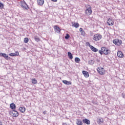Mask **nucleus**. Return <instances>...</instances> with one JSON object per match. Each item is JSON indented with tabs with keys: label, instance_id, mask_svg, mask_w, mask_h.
Returning <instances> with one entry per match:
<instances>
[{
	"label": "nucleus",
	"instance_id": "obj_1",
	"mask_svg": "<svg viewBox=\"0 0 125 125\" xmlns=\"http://www.w3.org/2000/svg\"><path fill=\"white\" fill-rule=\"evenodd\" d=\"M99 52L101 55H103V54H104V55H108V54L111 53V50L107 47H102L101 50H100Z\"/></svg>",
	"mask_w": 125,
	"mask_h": 125
},
{
	"label": "nucleus",
	"instance_id": "obj_2",
	"mask_svg": "<svg viewBox=\"0 0 125 125\" xmlns=\"http://www.w3.org/2000/svg\"><path fill=\"white\" fill-rule=\"evenodd\" d=\"M86 10H85V14L86 15H90L92 13V10L91 9V7L90 5H86Z\"/></svg>",
	"mask_w": 125,
	"mask_h": 125
},
{
	"label": "nucleus",
	"instance_id": "obj_3",
	"mask_svg": "<svg viewBox=\"0 0 125 125\" xmlns=\"http://www.w3.org/2000/svg\"><path fill=\"white\" fill-rule=\"evenodd\" d=\"M101 39H102V35L97 33L94 35L93 40L94 41H96V42H97V41H100V40H101Z\"/></svg>",
	"mask_w": 125,
	"mask_h": 125
},
{
	"label": "nucleus",
	"instance_id": "obj_4",
	"mask_svg": "<svg viewBox=\"0 0 125 125\" xmlns=\"http://www.w3.org/2000/svg\"><path fill=\"white\" fill-rule=\"evenodd\" d=\"M113 42L116 45H118V46H120V45L123 43V41L118 39H115L113 40Z\"/></svg>",
	"mask_w": 125,
	"mask_h": 125
},
{
	"label": "nucleus",
	"instance_id": "obj_5",
	"mask_svg": "<svg viewBox=\"0 0 125 125\" xmlns=\"http://www.w3.org/2000/svg\"><path fill=\"white\" fill-rule=\"evenodd\" d=\"M10 114L11 115L12 117H18V116H19L18 112L15 110L10 111Z\"/></svg>",
	"mask_w": 125,
	"mask_h": 125
},
{
	"label": "nucleus",
	"instance_id": "obj_6",
	"mask_svg": "<svg viewBox=\"0 0 125 125\" xmlns=\"http://www.w3.org/2000/svg\"><path fill=\"white\" fill-rule=\"evenodd\" d=\"M0 56L5 58L6 60H10V57H8V55L4 53H0Z\"/></svg>",
	"mask_w": 125,
	"mask_h": 125
},
{
	"label": "nucleus",
	"instance_id": "obj_7",
	"mask_svg": "<svg viewBox=\"0 0 125 125\" xmlns=\"http://www.w3.org/2000/svg\"><path fill=\"white\" fill-rule=\"evenodd\" d=\"M21 7H22L23 8H25V9L26 10L29 9V6H28V5L27 4V3H26V2H25V1L21 2Z\"/></svg>",
	"mask_w": 125,
	"mask_h": 125
},
{
	"label": "nucleus",
	"instance_id": "obj_8",
	"mask_svg": "<svg viewBox=\"0 0 125 125\" xmlns=\"http://www.w3.org/2000/svg\"><path fill=\"white\" fill-rule=\"evenodd\" d=\"M97 71L100 75H104V74H105V70L103 68H99Z\"/></svg>",
	"mask_w": 125,
	"mask_h": 125
},
{
	"label": "nucleus",
	"instance_id": "obj_9",
	"mask_svg": "<svg viewBox=\"0 0 125 125\" xmlns=\"http://www.w3.org/2000/svg\"><path fill=\"white\" fill-rule=\"evenodd\" d=\"M107 24L108 26H113L114 25V21L110 18H109L107 21Z\"/></svg>",
	"mask_w": 125,
	"mask_h": 125
},
{
	"label": "nucleus",
	"instance_id": "obj_10",
	"mask_svg": "<svg viewBox=\"0 0 125 125\" xmlns=\"http://www.w3.org/2000/svg\"><path fill=\"white\" fill-rule=\"evenodd\" d=\"M82 121L83 124H86L87 125H90V121L86 118L83 119Z\"/></svg>",
	"mask_w": 125,
	"mask_h": 125
},
{
	"label": "nucleus",
	"instance_id": "obj_11",
	"mask_svg": "<svg viewBox=\"0 0 125 125\" xmlns=\"http://www.w3.org/2000/svg\"><path fill=\"white\" fill-rule=\"evenodd\" d=\"M82 73H83L84 77H85V78H88V77H89V74L88 73V72H87L85 70H83L82 71Z\"/></svg>",
	"mask_w": 125,
	"mask_h": 125
},
{
	"label": "nucleus",
	"instance_id": "obj_12",
	"mask_svg": "<svg viewBox=\"0 0 125 125\" xmlns=\"http://www.w3.org/2000/svg\"><path fill=\"white\" fill-rule=\"evenodd\" d=\"M89 47L91 48V50L94 52H97L98 51V49L94 47V46L89 44Z\"/></svg>",
	"mask_w": 125,
	"mask_h": 125
},
{
	"label": "nucleus",
	"instance_id": "obj_13",
	"mask_svg": "<svg viewBox=\"0 0 125 125\" xmlns=\"http://www.w3.org/2000/svg\"><path fill=\"white\" fill-rule=\"evenodd\" d=\"M10 108H11L12 110H16V105H15L14 103H12L10 104Z\"/></svg>",
	"mask_w": 125,
	"mask_h": 125
},
{
	"label": "nucleus",
	"instance_id": "obj_14",
	"mask_svg": "<svg viewBox=\"0 0 125 125\" xmlns=\"http://www.w3.org/2000/svg\"><path fill=\"white\" fill-rule=\"evenodd\" d=\"M10 56H19V52L17 51L15 53H11L9 54Z\"/></svg>",
	"mask_w": 125,
	"mask_h": 125
},
{
	"label": "nucleus",
	"instance_id": "obj_15",
	"mask_svg": "<svg viewBox=\"0 0 125 125\" xmlns=\"http://www.w3.org/2000/svg\"><path fill=\"white\" fill-rule=\"evenodd\" d=\"M38 5H43L44 0H37Z\"/></svg>",
	"mask_w": 125,
	"mask_h": 125
},
{
	"label": "nucleus",
	"instance_id": "obj_16",
	"mask_svg": "<svg viewBox=\"0 0 125 125\" xmlns=\"http://www.w3.org/2000/svg\"><path fill=\"white\" fill-rule=\"evenodd\" d=\"M117 56H118L120 58H123L124 57V54L122 51H118L117 52Z\"/></svg>",
	"mask_w": 125,
	"mask_h": 125
},
{
	"label": "nucleus",
	"instance_id": "obj_17",
	"mask_svg": "<svg viewBox=\"0 0 125 125\" xmlns=\"http://www.w3.org/2000/svg\"><path fill=\"white\" fill-rule=\"evenodd\" d=\"M54 28L55 29V30H56V32H57V33H60L61 29H60V28H59V27H58V26L55 25L54 27Z\"/></svg>",
	"mask_w": 125,
	"mask_h": 125
},
{
	"label": "nucleus",
	"instance_id": "obj_18",
	"mask_svg": "<svg viewBox=\"0 0 125 125\" xmlns=\"http://www.w3.org/2000/svg\"><path fill=\"white\" fill-rule=\"evenodd\" d=\"M97 122L98 123V124H102V123H104V120L102 118H97Z\"/></svg>",
	"mask_w": 125,
	"mask_h": 125
},
{
	"label": "nucleus",
	"instance_id": "obj_19",
	"mask_svg": "<svg viewBox=\"0 0 125 125\" xmlns=\"http://www.w3.org/2000/svg\"><path fill=\"white\" fill-rule=\"evenodd\" d=\"M19 111L21 112V113H25V111H26V108L25 107H20L19 109Z\"/></svg>",
	"mask_w": 125,
	"mask_h": 125
},
{
	"label": "nucleus",
	"instance_id": "obj_20",
	"mask_svg": "<svg viewBox=\"0 0 125 125\" xmlns=\"http://www.w3.org/2000/svg\"><path fill=\"white\" fill-rule=\"evenodd\" d=\"M62 83H64V84H66L67 85H69V84H71V82L67 81V80H63Z\"/></svg>",
	"mask_w": 125,
	"mask_h": 125
},
{
	"label": "nucleus",
	"instance_id": "obj_21",
	"mask_svg": "<svg viewBox=\"0 0 125 125\" xmlns=\"http://www.w3.org/2000/svg\"><path fill=\"white\" fill-rule=\"evenodd\" d=\"M76 124L78 125H83V122L80 119H77Z\"/></svg>",
	"mask_w": 125,
	"mask_h": 125
},
{
	"label": "nucleus",
	"instance_id": "obj_22",
	"mask_svg": "<svg viewBox=\"0 0 125 125\" xmlns=\"http://www.w3.org/2000/svg\"><path fill=\"white\" fill-rule=\"evenodd\" d=\"M80 32L81 33L82 36H84V35H85V34L84 30H83V29L82 28H80Z\"/></svg>",
	"mask_w": 125,
	"mask_h": 125
},
{
	"label": "nucleus",
	"instance_id": "obj_23",
	"mask_svg": "<svg viewBox=\"0 0 125 125\" xmlns=\"http://www.w3.org/2000/svg\"><path fill=\"white\" fill-rule=\"evenodd\" d=\"M67 54L69 59H73V55H72V53L71 52H67Z\"/></svg>",
	"mask_w": 125,
	"mask_h": 125
},
{
	"label": "nucleus",
	"instance_id": "obj_24",
	"mask_svg": "<svg viewBox=\"0 0 125 125\" xmlns=\"http://www.w3.org/2000/svg\"><path fill=\"white\" fill-rule=\"evenodd\" d=\"M72 26H74L75 28H79V24L78 22H74V24L72 25Z\"/></svg>",
	"mask_w": 125,
	"mask_h": 125
},
{
	"label": "nucleus",
	"instance_id": "obj_25",
	"mask_svg": "<svg viewBox=\"0 0 125 125\" xmlns=\"http://www.w3.org/2000/svg\"><path fill=\"white\" fill-rule=\"evenodd\" d=\"M75 61L76 63H80L81 60L78 57H76L75 58Z\"/></svg>",
	"mask_w": 125,
	"mask_h": 125
},
{
	"label": "nucleus",
	"instance_id": "obj_26",
	"mask_svg": "<svg viewBox=\"0 0 125 125\" xmlns=\"http://www.w3.org/2000/svg\"><path fill=\"white\" fill-rule=\"evenodd\" d=\"M34 40L37 42H40V38L38 37L37 36H35Z\"/></svg>",
	"mask_w": 125,
	"mask_h": 125
},
{
	"label": "nucleus",
	"instance_id": "obj_27",
	"mask_svg": "<svg viewBox=\"0 0 125 125\" xmlns=\"http://www.w3.org/2000/svg\"><path fill=\"white\" fill-rule=\"evenodd\" d=\"M24 42L25 43H28L29 42V38H25L24 39Z\"/></svg>",
	"mask_w": 125,
	"mask_h": 125
},
{
	"label": "nucleus",
	"instance_id": "obj_28",
	"mask_svg": "<svg viewBox=\"0 0 125 125\" xmlns=\"http://www.w3.org/2000/svg\"><path fill=\"white\" fill-rule=\"evenodd\" d=\"M88 63L90 64V65H93V64H94V61H93L92 60H90Z\"/></svg>",
	"mask_w": 125,
	"mask_h": 125
},
{
	"label": "nucleus",
	"instance_id": "obj_29",
	"mask_svg": "<svg viewBox=\"0 0 125 125\" xmlns=\"http://www.w3.org/2000/svg\"><path fill=\"white\" fill-rule=\"evenodd\" d=\"M69 38H70V35L67 33L66 36L64 37V39H65V40H69Z\"/></svg>",
	"mask_w": 125,
	"mask_h": 125
},
{
	"label": "nucleus",
	"instance_id": "obj_30",
	"mask_svg": "<svg viewBox=\"0 0 125 125\" xmlns=\"http://www.w3.org/2000/svg\"><path fill=\"white\" fill-rule=\"evenodd\" d=\"M32 83L34 84H36L38 83V81L36 80V79H33L32 81Z\"/></svg>",
	"mask_w": 125,
	"mask_h": 125
},
{
	"label": "nucleus",
	"instance_id": "obj_31",
	"mask_svg": "<svg viewBox=\"0 0 125 125\" xmlns=\"http://www.w3.org/2000/svg\"><path fill=\"white\" fill-rule=\"evenodd\" d=\"M2 8H3V4L0 2V9H2Z\"/></svg>",
	"mask_w": 125,
	"mask_h": 125
},
{
	"label": "nucleus",
	"instance_id": "obj_32",
	"mask_svg": "<svg viewBox=\"0 0 125 125\" xmlns=\"http://www.w3.org/2000/svg\"><path fill=\"white\" fill-rule=\"evenodd\" d=\"M89 44H89V42H86V43H85V45H86V46L89 45Z\"/></svg>",
	"mask_w": 125,
	"mask_h": 125
},
{
	"label": "nucleus",
	"instance_id": "obj_33",
	"mask_svg": "<svg viewBox=\"0 0 125 125\" xmlns=\"http://www.w3.org/2000/svg\"><path fill=\"white\" fill-rule=\"evenodd\" d=\"M52 1H54V2H57V0H51Z\"/></svg>",
	"mask_w": 125,
	"mask_h": 125
},
{
	"label": "nucleus",
	"instance_id": "obj_34",
	"mask_svg": "<svg viewBox=\"0 0 125 125\" xmlns=\"http://www.w3.org/2000/svg\"><path fill=\"white\" fill-rule=\"evenodd\" d=\"M46 113V111H43V114H44V115H45Z\"/></svg>",
	"mask_w": 125,
	"mask_h": 125
},
{
	"label": "nucleus",
	"instance_id": "obj_35",
	"mask_svg": "<svg viewBox=\"0 0 125 125\" xmlns=\"http://www.w3.org/2000/svg\"><path fill=\"white\" fill-rule=\"evenodd\" d=\"M0 125H2V122L0 121Z\"/></svg>",
	"mask_w": 125,
	"mask_h": 125
},
{
	"label": "nucleus",
	"instance_id": "obj_36",
	"mask_svg": "<svg viewBox=\"0 0 125 125\" xmlns=\"http://www.w3.org/2000/svg\"><path fill=\"white\" fill-rule=\"evenodd\" d=\"M123 98H125V96H123Z\"/></svg>",
	"mask_w": 125,
	"mask_h": 125
}]
</instances>
